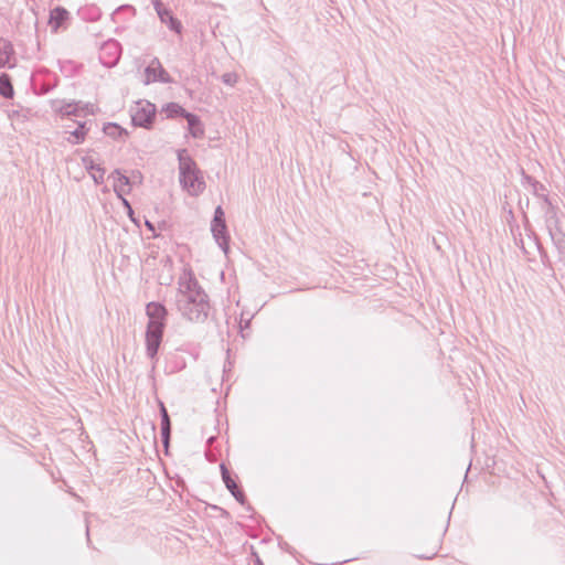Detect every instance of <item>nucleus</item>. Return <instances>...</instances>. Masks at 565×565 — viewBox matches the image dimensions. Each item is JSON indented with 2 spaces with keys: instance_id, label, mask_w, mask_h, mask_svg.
<instances>
[{
  "instance_id": "nucleus-1",
  "label": "nucleus",
  "mask_w": 565,
  "mask_h": 565,
  "mask_svg": "<svg viewBox=\"0 0 565 565\" xmlns=\"http://www.w3.org/2000/svg\"><path fill=\"white\" fill-rule=\"evenodd\" d=\"M175 305L178 311L189 321L203 322L209 316L207 295L190 269H184L179 276Z\"/></svg>"
},
{
  "instance_id": "nucleus-2",
  "label": "nucleus",
  "mask_w": 565,
  "mask_h": 565,
  "mask_svg": "<svg viewBox=\"0 0 565 565\" xmlns=\"http://www.w3.org/2000/svg\"><path fill=\"white\" fill-rule=\"evenodd\" d=\"M180 183L192 196H198L205 189V181L202 171L185 149L178 151Z\"/></svg>"
},
{
  "instance_id": "nucleus-3",
  "label": "nucleus",
  "mask_w": 565,
  "mask_h": 565,
  "mask_svg": "<svg viewBox=\"0 0 565 565\" xmlns=\"http://www.w3.org/2000/svg\"><path fill=\"white\" fill-rule=\"evenodd\" d=\"M146 311L149 318L146 332L147 354L152 359L162 341L167 310L161 303L150 302L147 305Z\"/></svg>"
},
{
  "instance_id": "nucleus-4",
  "label": "nucleus",
  "mask_w": 565,
  "mask_h": 565,
  "mask_svg": "<svg viewBox=\"0 0 565 565\" xmlns=\"http://www.w3.org/2000/svg\"><path fill=\"white\" fill-rule=\"evenodd\" d=\"M156 115V106L149 102H139L131 115L135 126L148 128Z\"/></svg>"
},
{
  "instance_id": "nucleus-5",
  "label": "nucleus",
  "mask_w": 565,
  "mask_h": 565,
  "mask_svg": "<svg viewBox=\"0 0 565 565\" xmlns=\"http://www.w3.org/2000/svg\"><path fill=\"white\" fill-rule=\"evenodd\" d=\"M145 84L148 85L152 82L171 83L172 78L168 72L162 67L158 58H153L145 70Z\"/></svg>"
},
{
  "instance_id": "nucleus-6",
  "label": "nucleus",
  "mask_w": 565,
  "mask_h": 565,
  "mask_svg": "<svg viewBox=\"0 0 565 565\" xmlns=\"http://www.w3.org/2000/svg\"><path fill=\"white\" fill-rule=\"evenodd\" d=\"M221 472H222V479L228 489V491L232 493V495L241 503H245V494L244 492L237 487L236 481L231 476L228 469L225 467V465H221Z\"/></svg>"
},
{
  "instance_id": "nucleus-7",
  "label": "nucleus",
  "mask_w": 565,
  "mask_h": 565,
  "mask_svg": "<svg viewBox=\"0 0 565 565\" xmlns=\"http://www.w3.org/2000/svg\"><path fill=\"white\" fill-rule=\"evenodd\" d=\"M110 178L114 179L113 186L118 198H121L122 195L128 194L130 192V180L119 170H115L111 173Z\"/></svg>"
},
{
  "instance_id": "nucleus-8",
  "label": "nucleus",
  "mask_w": 565,
  "mask_h": 565,
  "mask_svg": "<svg viewBox=\"0 0 565 565\" xmlns=\"http://www.w3.org/2000/svg\"><path fill=\"white\" fill-rule=\"evenodd\" d=\"M211 230L218 246L226 253L228 249L230 237L227 235L225 222L212 223Z\"/></svg>"
},
{
  "instance_id": "nucleus-9",
  "label": "nucleus",
  "mask_w": 565,
  "mask_h": 565,
  "mask_svg": "<svg viewBox=\"0 0 565 565\" xmlns=\"http://www.w3.org/2000/svg\"><path fill=\"white\" fill-rule=\"evenodd\" d=\"M156 10L160 20L163 23H167L171 30L180 32L181 23L172 17L171 12L168 9L163 8L160 2H157Z\"/></svg>"
},
{
  "instance_id": "nucleus-10",
  "label": "nucleus",
  "mask_w": 565,
  "mask_h": 565,
  "mask_svg": "<svg viewBox=\"0 0 565 565\" xmlns=\"http://www.w3.org/2000/svg\"><path fill=\"white\" fill-rule=\"evenodd\" d=\"M53 109L57 114H61L62 116H78L79 110H83L84 108H79V103H64V102H54L53 103Z\"/></svg>"
},
{
  "instance_id": "nucleus-11",
  "label": "nucleus",
  "mask_w": 565,
  "mask_h": 565,
  "mask_svg": "<svg viewBox=\"0 0 565 565\" xmlns=\"http://www.w3.org/2000/svg\"><path fill=\"white\" fill-rule=\"evenodd\" d=\"M160 412H161V437H162V441H163L164 446L168 447L169 440H170V434H171V423H170V418H169L167 408L164 407V405L162 403L160 404Z\"/></svg>"
},
{
  "instance_id": "nucleus-12",
  "label": "nucleus",
  "mask_w": 565,
  "mask_h": 565,
  "mask_svg": "<svg viewBox=\"0 0 565 565\" xmlns=\"http://www.w3.org/2000/svg\"><path fill=\"white\" fill-rule=\"evenodd\" d=\"M185 119L188 120L189 131L192 137L201 138L204 135V128L198 116L193 114H186Z\"/></svg>"
},
{
  "instance_id": "nucleus-13",
  "label": "nucleus",
  "mask_w": 565,
  "mask_h": 565,
  "mask_svg": "<svg viewBox=\"0 0 565 565\" xmlns=\"http://www.w3.org/2000/svg\"><path fill=\"white\" fill-rule=\"evenodd\" d=\"M67 18L68 11L64 8L57 7L51 11L50 24L53 29H57Z\"/></svg>"
},
{
  "instance_id": "nucleus-14",
  "label": "nucleus",
  "mask_w": 565,
  "mask_h": 565,
  "mask_svg": "<svg viewBox=\"0 0 565 565\" xmlns=\"http://www.w3.org/2000/svg\"><path fill=\"white\" fill-rule=\"evenodd\" d=\"M11 53V44L7 40L0 38V68L4 67L9 63Z\"/></svg>"
},
{
  "instance_id": "nucleus-15",
  "label": "nucleus",
  "mask_w": 565,
  "mask_h": 565,
  "mask_svg": "<svg viewBox=\"0 0 565 565\" xmlns=\"http://www.w3.org/2000/svg\"><path fill=\"white\" fill-rule=\"evenodd\" d=\"M0 94L3 97H11L13 95V88L7 75L0 76Z\"/></svg>"
},
{
  "instance_id": "nucleus-16",
  "label": "nucleus",
  "mask_w": 565,
  "mask_h": 565,
  "mask_svg": "<svg viewBox=\"0 0 565 565\" xmlns=\"http://www.w3.org/2000/svg\"><path fill=\"white\" fill-rule=\"evenodd\" d=\"M104 132L107 136L113 137V138H119L124 134H126L125 130L120 126H118L117 124H107L104 127Z\"/></svg>"
},
{
  "instance_id": "nucleus-17",
  "label": "nucleus",
  "mask_w": 565,
  "mask_h": 565,
  "mask_svg": "<svg viewBox=\"0 0 565 565\" xmlns=\"http://www.w3.org/2000/svg\"><path fill=\"white\" fill-rule=\"evenodd\" d=\"M164 110L167 111L169 117L181 115L185 118V115L189 114L177 103L168 104Z\"/></svg>"
},
{
  "instance_id": "nucleus-18",
  "label": "nucleus",
  "mask_w": 565,
  "mask_h": 565,
  "mask_svg": "<svg viewBox=\"0 0 565 565\" xmlns=\"http://www.w3.org/2000/svg\"><path fill=\"white\" fill-rule=\"evenodd\" d=\"M75 140H71L70 138L67 139L70 142L72 143H81L84 141L85 139V135H86V131H85V126L84 124H81L78 126L77 129H75L72 134H71Z\"/></svg>"
},
{
  "instance_id": "nucleus-19",
  "label": "nucleus",
  "mask_w": 565,
  "mask_h": 565,
  "mask_svg": "<svg viewBox=\"0 0 565 565\" xmlns=\"http://www.w3.org/2000/svg\"><path fill=\"white\" fill-rule=\"evenodd\" d=\"M237 74L233 72H228L222 75L223 83L230 86H234L237 83Z\"/></svg>"
},
{
  "instance_id": "nucleus-20",
  "label": "nucleus",
  "mask_w": 565,
  "mask_h": 565,
  "mask_svg": "<svg viewBox=\"0 0 565 565\" xmlns=\"http://www.w3.org/2000/svg\"><path fill=\"white\" fill-rule=\"evenodd\" d=\"M90 175L96 184L103 183L104 175H105V169L102 167H96V170L92 171Z\"/></svg>"
},
{
  "instance_id": "nucleus-21",
  "label": "nucleus",
  "mask_w": 565,
  "mask_h": 565,
  "mask_svg": "<svg viewBox=\"0 0 565 565\" xmlns=\"http://www.w3.org/2000/svg\"><path fill=\"white\" fill-rule=\"evenodd\" d=\"M82 161H83L85 169L87 171H89V173H92V171L96 170V167H100L99 164H96L90 157H84L82 159Z\"/></svg>"
},
{
  "instance_id": "nucleus-22",
  "label": "nucleus",
  "mask_w": 565,
  "mask_h": 565,
  "mask_svg": "<svg viewBox=\"0 0 565 565\" xmlns=\"http://www.w3.org/2000/svg\"><path fill=\"white\" fill-rule=\"evenodd\" d=\"M541 198L544 203L543 210H545L546 214H550L551 216H553L555 214L554 206L552 205V203L550 202V200L547 199L546 195H542Z\"/></svg>"
},
{
  "instance_id": "nucleus-23",
  "label": "nucleus",
  "mask_w": 565,
  "mask_h": 565,
  "mask_svg": "<svg viewBox=\"0 0 565 565\" xmlns=\"http://www.w3.org/2000/svg\"><path fill=\"white\" fill-rule=\"evenodd\" d=\"M220 222H225V218H224L223 209L221 206H217L215 209L214 218H213L212 223H220Z\"/></svg>"
},
{
  "instance_id": "nucleus-24",
  "label": "nucleus",
  "mask_w": 565,
  "mask_h": 565,
  "mask_svg": "<svg viewBox=\"0 0 565 565\" xmlns=\"http://www.w3.org/2000/svg\"><path fill=\"white\" fill-rule=\"evenodd\" d=\"M124 204V206L127 209V210H130V204L129 202L124 198V195L121 198H119Z\"/></svg>"
},
{
  "instance_id": "nucleus-25",
  "label": "nucleus",
  "mask_w": 565,
  "mask_h": 565,
  "mask_svg": "<svg viewBox=\"0 0 565 565\" xmlns=\"http://www.w3.org/2000/svg\"><path fill=\"white\" fill-rule=\"evenodd\" d=\"M132 214H134V211H132V209L130 207V210H128V215H129V217L135 222V218L132 217Z\"/></svg>"
},
{
  "instance_id": "nucleus-26",
  "label": "nucleus",
  "mask_w": 565,
  "mask_h": 565,
  "mask_svg": "<svg viewBox=\"0 0 565 565\" xmlns=\"http://www.w3.org/2000/svg\"><path fill=\"white\" fill-rule=\"evenodd\" d=\"M146 225L148 226V228L153 230V226L149 221H146Z\"/></svg>"
},
{
  "instance_id": "nucleus-27",
  "label": "nucleus",
  "mask_w": 565,
  "mask_h": 565,
  "mask_svg": "<svg viewBox=\"0 0 565 565\" xmlns=\"http://www.w3.org/2000/svg\"><path fill=\"white\" fill-rule=\"evenodd\" d=\"M256 565H264V564H263V562L259 558H257L256 559Z\"/></svg>"
},
{
  "instance_id": "nucleus-28",
  "label": "nucleus",
  "mask_w": 565,
  "mask_h": 565,
  "mask_svg": "<svg viewBox=\"0 0 565 565\" xmlns=\"http://www.w3.org/2000/svg\"><path fill=\"white\" fill-rule=\"evenodd\" d=\"M107 47H116V45L114 43H111V44H108Z\"/></svg>"
}]
</instances>
